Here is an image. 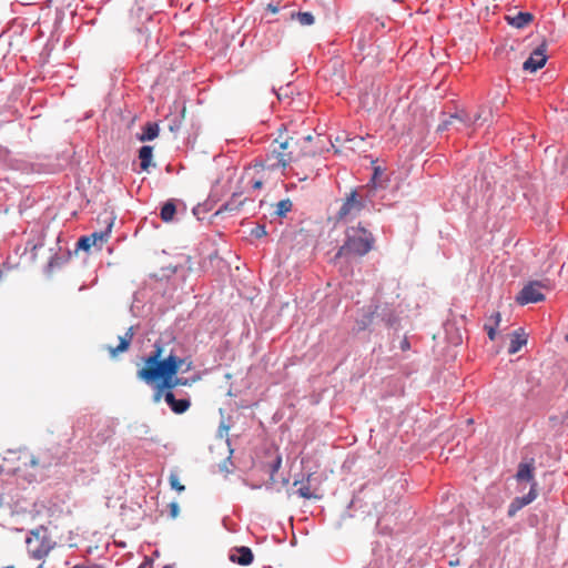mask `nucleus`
Returning <instances> with one entry per match:
<instances>
[{"instance_id": "obj_7", "label": "nucleus", "mask_w": 568, "mask_h": 568, "mask_svg": "<svg viewBox=\"0 0 568 568\" xmlns=\"http://www.w3.org/2000/svg\"><path fill=\"white\" fill-rule=\"evenodd\" d=\"M537 487H538L537 481H534L532 485L530 486V489H529L528 494L526 496L516 497L510 503V505L508 507V516L509 517H514L521 508H524L525 506L529 505L530 503H532L537 498V496H538Z\"/></svg>"}, {"instance_id": "obj_6", "label": "nucleus", "mask_w": 568, "mask_h": 568, "mask_svg": "<svg viewBox=\"0 0 568 568\" xmlns=\"http://www.w3.org/2000/svg\"><path fill=\"white\" fill-rule=\"evenodd\" d=\"M111 226L112 224H109L105 231L94 232L90 235L80 237L77 243V248L89 251L92 246L101 247L110 237Z\"/></svg>"}, {"instance_id": "obj_2", "label": "nucleus", "mask_w": 568, "mask_h": 568, "mask_svg": "<svg viewBox=\"0 0 568 568\" xmlns=\"http://www.w3.org/2000/svg\"><path fill=\"white\" fill-rule=\"evenodd\" d=\"M28 552L36 559L45 557L53 548L48 529L43 526L30 531L26 540Z\"/></svg>"}, {"instance_id": "obj_19", "label": "nucleus", "mask_w": 568, "mask_h": 568, "mask_svg": "<svg viewBox=\"0 0 568 568\" xmlns=\"http://www.w3.org/2000/svg\"><path fill=\"white\" fill-rule=\"evenodd\" d=\"M152 153H153V148L150 145H144L140 149V151H139L140 166L143 171H146L150 168L151 161H152Z\"/></svg>"}, {"instance_id": "obj_37", "label": "nucleus", "mask_w": 568, "mask_h": 568, "mask_svg": "<svg viewBox=\"0 0 568 568\" xmlns=\"http://www.w3.org/2000/svg\"><path fill=\"white\" fill-rule=\"evenodd\" d=\"M174 383H175V386H190L192 383L189 378H185V377H178L176 375H174Z\"/></svg>"}, {"instance_id": "obj_40", "label": "nucleus", "mask_w": 568, "mask_h": 568, "mask_svg": "<svg viewBox=\"0 0 568 568\" xmlns=\"http://www.w3.org/2000/svg\"><path fill=\"white\" fill-rule=\"evenodd\" d=\"M410 348V344L409 342L407 341V338H404L402 342H400V349L403 352H406Z\"/></svg>"}, {"instance_id": "obj_8", "label": "nucleus", "mask_w": 568, "mask_h": 568, "mask_svg": "<svg viewBox=\"0 0 568 568\" xmlns=\"http://www.w3.org/2000/svg\"><path fill=\"white\" fill-rule=\"evenodd\" d=\"M546 45L542 44L532 51L530 57L524 62L523 68L526 71L536 72L546 64Z\"/></svg>"}, {"instance_id": "obj_5", "label": "nucleus", "mask_w": 568, "mask_h": 568, "mask_svg": "<svg viewBox=\"0 0 568 568\" xmlns=\"http://www.w3.org/2000/svg\"><path fill=\"white\" fill-rule=\"evenodd\" d=\"M545 287L546 286L541 282H530L519 292L516 297V302L520 305L541 302L545 300V295L541 292V290Z\"/></svg>"}, {"instance_id": "obj_31", "label": "nucleus", "mask_w": 568, "mask_h": 568, "mask_svg": "<svg viewBox=\"0 0 568 568\" xmlns=\"http://www.w3.org/2000/svg\"><path fill=\"white\" fill-rule=\"evenodd\" d=\"M282 465V457L280 455L276 456L274 462L271 464V474H270V481L271 484H275V474L278 471Z\"/></svg>"}, {"instance_id": "obj_13", "label": "nucleus", "mask_w": 568, "mask_h": 568, "mask_svg": "<svg viewBox=\"0 0 568 568\" xmlns=\"http://www.w3.org/2000/svg\"><path fill=\"white\" fill-rule=\"evenodd\" d=\"M253 552L248 547H237L230 555V560L241 566H248L253 561Z\"/></svg>"}, {"instance_id": "obj_23", "label": "nucleus", "mask_w": 568, "mask_h": 568, "mask_svg": "<svg viewBox=\"0 0 568 568\" xmlns=\"http://www.w3.org/2000/svg\"><path fill=\"white\" fill-rule=\"evenodd\" d=\"M243 204H244V200H241V195L233 194V196L226 203L223 204L220 212L221 211H229V212L239 211Z\"/></svg>"}, {"instance_id": "obj_50", "label": "nucleus", "mask_w": 568, "mask_h": 568, "mask_svg": "<svg viewBox=\"0 0 568 568\" xmlns=\"http://www.w3.org/2000/svg\"><path fill=\"white\" fill-rule=\"evenodd\" d=\"M163 568H170V567H169V566H165V567H163Z\"/></svg>"}, {"instance_id": "obj_21", "label": "nucleus", "mask_w": 568, "mask_h": 568, "mask_svg": "<svg viewBox=\"0 0 568 568\" xmlns=\"http://www.w3.org/2000/svg\"><path fill=\"white\" fill-rule=\"evenodd\" d=\"M489 321H494V325H485V329L490 341H494L497 335V328L500 324L501 316L499 312H496L489 316Z\"/></svg>"}, {"instance_id": "obj_48", "label": "nucleus", "mask_w": 568, "mask_h": 568, "mask_svg": "<svg viewBox=\"0 0 568 568\" xmlns=\"http://www.w3.org/2000/svg\"><path fill=\"white\" fill-rule=\"evenodd\" d=\"M3 568H16V567L10 565V566H6Z\"/></svg>"}, {"instance_id": "obj_15", "label": "nucleus", "mask_w": 568, "mask_h": 568, "mask_svg": "<svg viewBox=\"0 0 568 568\" xmlns=\"http://www.w3.org/2000/svg\"><path fill=\"white\" fill-rule=\"evenodd\" d=\"M165 402L175 414H183L191 406V402L186 398L176 399L173 392L165 393Z\"/></svg>"}, {"instance_id": "obj_35", "label": "nucleus", "mask_w": 568, "mask_h": 568, "mask_svg": "<svg viewBox=\"0 0 568 568\" xmlns=\"http://www.w3.org/2000/svg\"><path fill=\"white\" fill-rule=\"evenodd\" d=\"M165 393H166V392H165L164 389H162V388L159 386V384H158V385L155 386V388H154L153 400H154L155 403H159V402L161 400V398H162V397H164V398H165Z\"/></svg>"}, {"instance_id": "obj_3", "label": "nucleus", "mask_w": 568, "mask_h": 568, "mask_svg": "<svg viewBox=\"0 0 568 568\" xmlns=\"http://www.w3.org/2000/svg\"><path fill=\"white\" fill-rule=\"evenodd\" d=\"M288 165V158L280 155L274 145H271V151L261 161H256L252 169L255 173H270L284 170Z\"/></svg>"}, {"instance_id": "obj_45", "label": "nucleus", "mask_w": 568, "mask_h": 568, "mask_svg": "<svg viewBox=\"0 0 568 568\" xmlns=\"http://www.w3.org/2000/svg\"><path fill=\"white\" fill-rule=\"evenodd\" d=\"M149 566H151V564L145 562L144 565L140 566V568H145V567H149Z\"/></svg>"}, {"instance_id": "obj_10", "label": "nucleus", "mask_w": 568, "mask_h": 568, "mask_svg": "<svg viewBox=\"0 0 568 568\" xmlns=\"http://www.w3.org/2000/svg\"><path fill=\"white\" fill-rule=\"evenodd\" d=\"M272 144L280 155L288 158V164L296 161L297 156L295 154V150L297 146V141L294 138H286L281 142L275 140Z\"/></svg>"}, {"instance_id": "obj_42", "label": "nucleus", "mask_w": 568, "mask_h": 568, "mask_svg": "<svg viewBox=\"0 0 568 568\" xmlns=\"http://www.w3.org/2000/svg\"><path fill=\"white\" fill-rule=\"evenodd\" d=\"M72 568H95V567H93V566H81V565H77V566H74V567H72Z\"/></svg>"}, {"instance_id": "obj_9", "label": "nucleus", "mask_w": 568, "mask_h": 568, "mask_svg": "<svg viewBox=\"0 0 568 568\" xmlns=\"http://www.w3.org/2000/svg\"><path fill=\"white\" fill-rule=\"evenodd\" d=\"M470 114L465 111H460L455 114H450L447 119L443 120L438 126V130H447L454 126L457 131H460L463 126H469Z\"/></svg>"}, {"instance_id": "obj_41", "label": "nucleus", "mask_w": 568, "mask_h": 568, "mask_svg": "<svg viewBox=\"0 0 568 568\" xmlns=\"http://www.w3.org/2000/svg\"><path fill=\"white\" fill-rule=\"evenodd\" d=\"M374 314L375 313L369 314L367 316V320L363 321V326H361L359 328H365L369 323H372Z\"/></svg>"}, {"instance_id": "obj_24", "label": "nucleus", "mask_w": 568, "mask_h": 568, "mask_svg": "<svg viewBox=\"0 0 568 568\" xmlns=\"http://www.w3.org/2000/svg\"><path fill=\"white\" fill-rule=\"evenodd\" d=\"M292 207H293V203L290 199L281 200L275 205L274 214L278 217H284V216H286V214L288 212H291Z\"/></svg>"}, {"instance_id": "obj_1", "label": "nucleus", "mask_w": 568, "mask_h": 568, "mask_svg": "<svg viewBox=\"0 0 568 568\" xmlns=\"http://www.w3.org/2000/svg\"><path fill=\"white\" fill-rule=\"evenodd\" d=\"M163 352V345L160 342H155L153 351L143 359L144 365L138 371L136 376L146 384L161 381L159 386L165 392H172L176 387L174 375L181 369L185 359L173 353L164 357Z\"/></svg>"}, {"instance_id": "obj_28", "label": "nucleus", "mask_w": 568, "mask_h": 568, "mask_svg": "<svg viewBox=\"0 0 568 568\" xmlns=\"http://www.w3.org/2000/svg\"><path fill=\"white\" fill-rule=\"evenodd\" d=\"M296 493L305 499L318 498L317 495L312 493L308 483H301V486L297 488Z\"/></svg>"}, {"instance_id": "obj_39", "label": "nucleus", "mask_w": 568, "mask_h": 568, "mask_svg": "<svg viewBox=\"0 0 568 568\" xmlns=\"http://www.w3.org/2000/svg\"><path fill=\"white\" fill-rule=\"evenodd\" d=\"M266 10L270 11L271 13L275 14L280 11V7H278V4L268 3L266 6Z\"/></svg>"}, {"instance_id": "obj_38", "label": "nucleus", "mask_w": 568, "mask_h": 568, "mask_svg": "<svg viewBox=\"0 0 568 568\" xmlns=\"http://www.w3.org/2000/svg\"><path fill=\"white\" fill-rule=\"evenodd\" d=\"M169 508H170V515L172 518H176L179 516V513H180V507L176 503H171L169 505Z\"/></svg>"}, {"instance_id": "obj_46", "label": "nucleus", "mask_w": 568, "mask_h": 568, "mask_svg": "<svg viewBox=\"0 0 568 568\" xmlns=\"http://www.w3.org/2000/svg\"><path fill=\"white\" fill-rule=\"evenodd\" d=\"M185 114V108L182 109V116Z\"/></svg>"}, {"instance_id": "obj_11", "label": "nucleus", "mask_w": 568, "mask_h": 568, "mask_svg": "<svg viewBox=\"0 0 568 568\" xmlns=\"http://www.w3.org/2000/svg\"><path fill=\"white\" fill-rule=\"evenodd\" d=\"M515 478L517 481H528L530 486L535 480V458L525 459L519 463Z\"/></svg>"}, {"instance_id": "obj_26", "label": "nucleus", "mask_w": 568, "mask_h": 568, "mask_svg": "<svg viewBox=\"0 0 568 568\" xmlns=\"http://www.w3.org/2000/svg\"><path fill=\"white\" fill-rule=\"evenodd\" d=\"M176 212V207L173 202H166L161 209V219L164 222H170L173 220Z\"/></svg>"}, {"instance_id": "obj_30", "label": "nucleus", "mask_w": 568, "mask_h": 568, "mask_svg": "<svg viewBox=\"0 0 568 568\" xmlns=\"http://www.w3.org/2000/svg\"><path fill=\"white\" fill-rule=\"evenodd\" d=\"M361 103H362L363 108H366L367 110L373 109L377 103V94L376 93L365 94L362 98Z\"/></svg>"}, {"instance_id": "obj_25", "label": "nucleus", "mask_w": 568, "mask_h": 568, "mask_svg": "<svg viewBox=\"0 0 568 568\" xmlns=\"http://www.w3.org/2000/svg\"><path fill=\"white\" fill-rule=\"evenodd\" d=\"M346 235H347V240L344 243V245L341 246V248L336 255L337 257L348 256V255H352L354 252L355 243H354L353 236L349 234V231L346 232Z\"/></svg>"}, {"instance_id": "obj_12", "label": "nucleus", "mask_w": 568, "mask_h": 568, "mask_svg": "<svg viewBox=\"0 0 568 568\" xmlns=\"http://www.w3.org/2000/svg\"><path fill=\"white\" fill-rule=\"evenodd\" d=\"M375 244V237L364 227H357V255L367 254Z\"/></svg>"}, {"instance_id": "obj_22", "label": "nucleus", "mask_w": 568, "mask_h": 568, "mask_svg": "<svg viewBox=\"0 0 568 568\" xmlns=\"http://www.w3.org/2000/svg\"><path fill=\"white\" fill-rule=\"evenodd\" d=\"M290 19H296L302 26H312L315 21L314 16L311 12H294L290 13Z\"/></svg>"}, {"instance_id": "obj_44", "label": "nucleus", "mask_w": 568, "mask_h": 568, "mask_svg": "<svg viewBox=\"0 0 568 568\" xmlns=\"http://www.w3.org/2000/svg\"><path fill=\"white\" fill-rule=\"evenodd\" d=\"M485 325H494V321H489L488 318Z\"/></svg>"}, {"instance_id": "obj_32", "label": "nucleus", "mask_w": 568, "mask_h": 568, "mask_svg": "<svg viewBox=\"0 0 568 568\" xmlns=\"http://www.w3.org/2000/svg\"><path fill=\"white\" fill-rule=\"evenodd\" d=\"M258 176L253 181L252 187L254 190H260L263 186L264 181H268L271 178L270 173H256Z\"/></svg>"}, {"instance_id": "obj_20", "label": "nucleus", "mask_w": 568, "mask_h": 568, "mask_svg": "<svg viewBox=\"0 0 568 568\" xmlns=\"http://www.w3.org/2000/svg\"><path fill=\"white\" fill-rule=\"evenodd\" d=\"M159 134V126L156 123H148L144 129H143V132L139 135V140L144 142V141H151L153 139H155Z\"/></svg>"}, {"instance_id": "obj_49", "label": "nucleus", "mask_w": 568, "mask_h": 568, "mask_svg": "<svg viewBox=\"0 0 568 568\" xmlns=\"http://www.w3.org/2000/svg\"><path fill=\"white\" fill-rule=\"evenodd\" d=\"M566 341L568 342V334L566 335Z\"/></svg>"}, {"instance_id": "obj_18", "label": "nucleus", "mask_w": 568, "mask_h": 568, "mask_svg": "<svg viewBox=\"0 0 568 568\" xmlns=\"http://www.w3.org/2000/svg\"><path fill=\"white\" fill-rule=\"evenodd\" d=\"M352 143H353V139L349 136V134L346 132H342L335 136V140L332 143V146L335 149L336 153H339V152H342L343 148H345L349 151H353L352 145H348V146L346 145V144H352Z\"/></svg>"}, {"instance_id": "obj_34", "label": "nucleus", "mask_w": 568, "mask_h": 568, "mask_svg": "<svg viewBox=\"0 0 568 568\" xmlns=\"http://www.w3.org/2000/svg\"><path fill=\"white\" fill-rule=\"evenodd\" d=\"M50 465H51V463H50V462H47V463H45V462H41L39 457H34V456H32V457L30 458V466H32V467L41 466V467H43V468H47V467H49Z\"/></svg>"}, {"instance_id": "obj_33", "label": "nucleus", "mask_w": 568, "mask_h": 568, "mask_svg": "<svg viewBox=\"0 0 568 568\" xmlns=\"http://www.w3.org/2000/svg\"><path fill=\"white\" fill-rule=\"evenodd\" d=\"M251 234L256 239L265 236L267 234L265 225H257L252 230Z\"/></svg>"}, {"instance_id": "obj_27", "label": "nucleus", "mask_w": 568, "mask_h": 568, "mask_svg": "<svg viewBox=\"0 0 568 568\" xmlns=\"http://www.w3.org/2000/svg\"><path fill=\"white\" fill-rule=\"evenodd\" d=\"M526 338L516 333L510 341L508 353L516 354L526 344Z\"/></svg>"}, {"instance_id": "obj_16", "label": "nucleus", "mask_w": 568, "mask_h": 568, "mask_svg": "<svg viewBox=\"0 0 568 568\" xmlns=\"http://www.w3.org/2000/svg\"><path fill=\"white\" fill-rule=\"evenodd\" d=\"M369 163L372 164V174L367 183V186L372 189L384 187V169L377 165L375 160H371Z\"/></svg>"}, {"instance_id": "obj_29", "label": "nucleus", "mask_w": 568, "mask_h": 568, "mask_svg": "<svg viewBox=\"0 0 568 568\" xmlns=\"http://www.w3.org/2000/svg\"><path fill=\"white\" fill-rule=\"evenodd\" d=\"M169 483L172 489L178 493H182L185 490V486L180 483L179 476L175 471H171L169 476Z\"/></svg>"}, {"instance_id": "obj_47", "label": "nucleus", "mask_w": 568, "mask_h": 568, "mask_svg": "<svg viewBox=\"0 0 568 568\" xmlns=\"http://www.w3.org/2000/svg\"><path fill=\"white\" fill-rule=\"evenodd\" d=\"M190 367H191V363L187 364V367H186L185 372L189 371Z\"/></svg>"}, {"instance_id": "obj_36", "label": "nucleus", "mask_w": 568, "mask_h": 568, "mask_svg": "<svg viewBox=\"0 0 568 568\" xmlns=\"http://www.w3.org/2000/svg\"><path fill=\"white\" fill-rule=\"evenodd\" d=\"M483 113H484V111L480 110L477 113H475L474 115H470V121H469L470 125L477 124L481 120L486 121L487 119L483 118Z\"/></svg>"}, {"instance_id": "obj_14", "label": "nucleus", "mask_w": 568, "mask_h": 568, "mask_svg": "<svg viewBox=\"0 0 568 568\" xmlns=\"http://www.w3.org/2000/svg\"><path fill=\"white\" fill-rule=\"evenodd\" d=\"M134 333L133 327L128 328L125 334L123 336H120L119 338V345L116 347L109 346V353L112 357H115L120 353H124L129 349L132 339H133Z\"/></svg>"}, {"instance_id": "obj_43", "label": "nucleus", "mask_w": 568, "mask_h": 568, "mask_svg": "<svg viewBox=\"0 0 568 568\" xmlns=\"http://www.w3.org/2000/svg\"><path fill=\"white\" fill-rule=\"evenodd\" d=\"M351 518H352L351 514H347L345 517H343V519H347V520H349Z\"/></svg>"}, {"instance_id": "obj_4", "label": "nucleus", "mask_w": 568, "mask_h": 568, "mask_svg": "<svg viewBox=\"0 0 568 568\" xmlns=\"http://www.w3.org/2000/svg\"><path fill=\"white\" fill-rule=\"evenodd\" d=\"M336 203L338 209L329 216V221L333 222L334 226L351 223L355 211V189L351 190L344 199L336 201Z\"/></svg>"}, {"instance_id": "obj_17", "label": "nucleus", "mask_w": 568, "mask_h": 568, "mask_svg": "<svg viewBox=\"0 0 568 568\" xmlns=\"http://www.w3.org/2000/svg\"><path fill=\"white\" fill-rule=\"evenodd\" d=\"M506 19L510 26L517 29H521L532 21L534 16L529 12H518L514 17H506Z\"/></svg>"}]
</instances>
